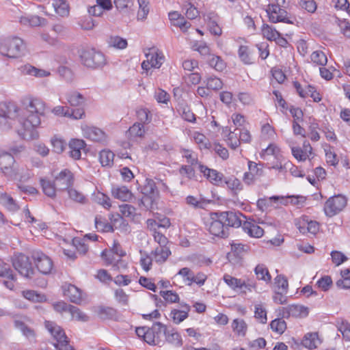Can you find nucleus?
<instances>
[{"label": "nucleus", "instance_id": "obj_1", "mask_svg": "<svg viewBox=\"0 0 350 350\" xmlns=\"http://www.w3.org/2000/svg\"><path fill=\"white\" fill-rule=\"evenodd\" d=\"M24 109L21 110L19 123L24 129L29 132L31 139L38 137V133L34 129L41 123L40 117L44 115L45 103L39 98H27L23 101Z\"/></svg>", "mask_w": 350, "mask_h": 350}, {"label": "nucleus", "instance_id": "obj_2", "mask_svg": "<svg viewBox=\"0 0 350 350\" xmlns=\"http://www.w3.org/2000/svg\"><path fill=\"white\" fill-rule=\"evenodd\" d=\"M74 183L73 174L68 169L62 170L51 181L46 178H40V184L43 193L51 198L56 197L57 191H65L70 188Z\"/></svg>", "mask_w": 350, "mask_h": 350}, {"label": "nucleus", "instance_id": "obj_3", "mask_svg": "<svg viewBox=\"0 0 350 350\" xmlns=\"http://www.w3.org/2000/svg\"><path fill=\"white\" fill-rule=\"evenodd\" d=\"M166 325L161 322L154 323L151 327L146 326L136 328V334L142 338L148 345L162 347L165 344L163 336H165Z\"/></svg>", "mask_w": 350, "mask_h": 350}, {"label": "nucleus", "instance_id": "obj_4", "mask_svg": "<svg viewBox=\"0 0 350 350\" xmlns=\"http://www.w3.org/2000/svg\"><path fill=\"white\" fill-rule=\"evenodd\" d=\"M25 44L18 36H10L0 40V53L10 58H17L24 54Z\"/></svg>", "mask_w": 350, "mask_h": 350}, {"label": "nucleus", "instance_id": "obj_5", "mask_svg": "<svg viewBox=\"0 0 350 350\" xmlns=\"http://www.w3.org/2000/svg\"><path fill=\"white\" fill-rule=\"evenodd\" d=\"M21 110L13 102H3L0 103V127L10 129L16 120L19 122L21 117Z\"/></svg>", "mask_w": 350, "mask_h": 350}, {"label": "nucleus", "instance_id": "obj_6", "mask_svg": "<svg viewBox=\"0 0 350 350\" xmlns=\"http://www.w3.org/2000/svg\"><path fill=\"white\" fill-rule=\"evenodd\" d=\"M45 327L56 340L53 345L57 350H75L68 344L69 340L60 326L53 321H46Z\"/></svg>", "mask_w": 350, "mask_h": 350}, {"label": "nucleus", "instance_id": "obj_7", "mask_svg": "<svg viewBox=\"0 0 350 350\" xmlns=\"http://www.w3.org/2000/svg\"><path fill=\"white\" fill-rule=\"evenodd\" d=\"M81 59L84 66L91 68L102 67L106 63L105 55L94 49L83 50L81 54Z\"/></svg>", "mask_w": 350, "mask_h": 350}, {"label": "nucleus", "instance_id": "obj_8", "mask_svg": "<svg viewBox=\"0 0 350 350\" xmlns=\"http://www.w3.org/2000/svg\"><path fill=\"white\" fill-rule=\"evenodd\" d=\"M285 0H277V3H269L266 9V12L269 16V20L272 23L283 22L288 24H293L288 16L287 12L281 8L282 5L284 3Z\"/></svg>", "mask_w": 350, "mask_h": 350}, {"label": "nucleus", "instance_id": "obj_9", "mask_svg": "<svg viewBox=\"0 0 350 350\" xmlns=\"http://www.w3.org/2000/svg\"><path fill=\"white\" fill-rule=\"evenodd\" d=\"M12 262L14 268L23 277L30 278L33 275L32 264L27 256L23 254H15Z\"/></svg>", "mask_w": 350, "mask_h": 350}, {"label": "nucleus", "instance_id": "obj_10", "mask_svg": "<svg viewBox=\"0 0 350 350\" xmlns=\"http://www.w3.org/2000/svg\"><path fill=\"white\" fill-rule=\"evenodd\" d=\"M206 227L208 232L215 237L225 238L228 236V228L223 220L220 219L219 212L211 213V218L206 223Z\"/></svg>", "mask_w": 350, "mask_h": 350}, {"label": "nucleus", "instance_id": "obj_11", "mask_svg": "<svg viewBox=\"0 0 350 350\" xmlns=\"http://www.w3.org/2000/svg\"><path fill=\"white\" fill-rule=\"evenodd\" d=\"M347 199L342 195L330 197L324 206V212L327 217H333L339 213L346 206Z\"/></svg>", "mask_w": 350, "mask_h": 350}, {"label": "nucleus", "instance_id": "obj_12", "mask_svg": "<svg viewBox=\"0 0 350 350\" xmlns=\"http://www.w3.org/2000/svg\"><path fill=\"white\" fill-rule=\"evenodd\" d=\"M219 217L228 228L243 227L244 221L242 219H245V216L241 212L232 211L219 212Z\"/></svg>", "mask_w": 350, "mask_h": 350}, {"label": "nucleus", "instance_id": "obj_13", "mask_svg": "<svg viewBox=\"0 0 350 350\" xmlns=\"http://www.w3.org/2000/svg\"><path fill=\"white\" fill-rule=\"evenodd\" d=\"M32 258L40 273L46 275L51 272L53 264L49 256L41 252H34L32 254Z\"/></svg>", "mask_w": 350, "mask_h": 350}, {"label": "nucleus", "instance_id": "obj_14", "mask_svg": "<svg viewBox=\"0 0 350 350\" xmlns=\"http://www.w3.org/2000/svg\"><path fill=\"white\" fill-rule=\"evenodd\" d=\"M14 162V158L11 154L0 152V169L2 173L9 178H12L15 175L13 169Z\"/></svg>", "mask_w": 350, "mask_h": 350}, {"label": "nucleus", "instance_id": "obj_15", "mask_svg": "<svg viewBox=\"0 0 350 350\" xmlns=\"http://www.w3.org/2000/svg\"><path fill=\"white\" fill-rule=\"evenodd\" d=\"M145 55L148 64H150V67L157 68L161 67L164 60V56L156 47L148 49Z\"/></svg>", "mask_w": 350, "mask_h": 350}, {"label": "nucleus", "instance_id": "obj_16", "mask_svg": "<svg viewBox=\"0 0 350 350\" xmlns=\"http://www.w3.org/2000/svg\"><path fill=\"white\" fill-rule=\"evenodd\" d=\"M96 312L102 321H118V312L112 307L100 306L97 307Z\"/></svg>", "mask_w": 350, "mask_h": 350}, {"label": "nucleus", "instance_id": "obj_17", "mask_svg": "<svg viewBox=\"0 0 350 350\" xmlns=\"http://www.w3.org/2000/svg\"><path fill=\"white\" fill-rule=\"evenodd\" d=\"M200 171L214 185H219L223 183V174L215 170L210 169L206 166L199 164Z\"/></svg>", "mask_w": 350, "mask_h": 350}, {"label": "nucleus", "instance_id": "obj_18", "mask_svg": "<svg viewBox=\"0 0 350 350\" xmlns=\"http://www.w3.org/2000/svg\"><path fill=\"white\" fill-rule=\"evenodd\" d=\"M243 231L250 237L260 238L264 234V230L258 226L254 221H244L242 227Z\"/></svg>", "mask_w": 350, "mask_h": 350}, {"label": "nucleus", "instance_id": "obj_19", "mask_svg": "<svg viewBox=\"0 0 350 350\" xmlns=\"http://www.w3.org/2000/svg\"><path fill=\"white\" fill-rule=\"evenodd\" d=\"M85 137L94 142H101L105 138V133L98 128L85 126L82 128Z\"/></svg>", "mask_w": 350, "mask_h": 350}, {"label": "nucleus", "instance_id": "obj_20", "mask_svg": "<svg viewBox=\"0 0 350 350\" xmlns=\"http://www.w3.org/2000/svg\"><path fill=\"white\" fill-rule=\"evenodd\" d=\"M164 337L165 342H167L176 347H180L183 345L181 336L174 329H167L166 328Z\"/></svg>", "mask_w": 350, "mask_h": 350}, {"label": "nucleus", "instance_id": "obj_21", "mask_svg": "<svg viewBox=\"0 0 350 350\" xmlns=\"http://www.w3.org/2000/svg\"><path fill=\"white\" fill-rule=\"evenodd\" d=\"M64 295L67 296L70 301L76 304H79L82 301L81 291L79 288L72 284H68L64 291Z\"/></svg>", "mask_w": 350, "mask_h": 350}, {"label": "nucleus", "instance_id": "obj_22", "mask_svg": "<svg viewBox=\"0 0 350 350\" xmlns=\"http://www.w3.org/2000/svg\"><path fill=\"white\" fill-rule=\"evenodd\" d=\"M85 143L82 139H72L69 143L70 155L75 159H79L81 157V150L85 148Z\"/></svg>", "mask_w": 350, "mask_h": 350}, {"label": "nucleus", "instance_id": "obj_23", "mask_svg": "<svg viewBox=\"0 0 350 350\" xmlns=\"http://www.w3.org/2000/svg\"><path fill=\"white\" fill-rule=\"evenodd\" d=\"M111 193L115 198L124 202L129 201L132 198L131 191L125 186L113 187Z\"/></svg>", "mask_w": 350, "mask_h": 350}, {"label": "nucleus", "instance_id": "obj_24", "mask_svg": "<svg viewBox=\"0 0 350 350\" xmlns=\"http://www.w3.org/2000/svg\"><path fill=\"white\" fill-rule=\"evenodd\" d=\"M283 310L286 313H287V317H306L308 314V308L300 305H291Z\"/></svg>", "mask_w": 350, "mask_h": 350}, {"label": "nucleus", "instance_id": "obj_25", "mask_svg": "<svg viewBox=\"0 0 350 350\" xmlns=\"http://www.w3.org/2000/svg\"><path fill=\"white\" fill-rule=\"evenodd\" d=\"M224 280L230 288L234 290L237 288L241 289L243 287H245L249 290L250 289V287L251 285L247 284L244 280H242L241 279H237L228 274H225L224 275Z\"/></svg>", "mask_w": 350, "mask_h": 350}, {"label": "nucleus", "instance_id": "obj_26", "mask_svg": "<svg viewBox=\"0 0 350 350\" xmlns=\"http://www.w3.org/2000/svg\"><path fill=\"white\" fill-rule=\"evenodd\" d=\"M20 23L25 25L38 27L45 25L46 20L38 16H21Z\"/></svg>", "mask_w": 350, "mask_h": 350}, {"label": "nucleus", "instance_id": "obj_27", "mask_svg": "<svg viewBox=\"0 0 350 350\" xmlns=\"http://www.w3.org/2000/svg\"><path fill=\"white\" fill-rule=\"evenodd\" d=\"M152 254L157 262L163 263L165 262L168 256L171 254V251L167 245L157 247Z\"/></svg>", "mask_w": 350, "mask_h": 350}, {"label": "nucleus", "instance_id": "obj_28", "mask_svg": "<svg viewBox=\"0 0 350 350\" xmlns=\"http://www.w3.org/2000/svg\"><path fill=\"white\" fill-rule=\"evenodd\" d=\"M66 98L68 103L72 107H81L84 105L85 101L84 96L77 92L66 94Z\"/></svg>", "mask_w": 350, "mask_h": 350}, {"label": "nucleus", "instance_id": "obj_29", "mask_svg": "<svg viewBox=\"0 0 350 350\" xmlns=\"http://www.w3.org/2000/svg\"><path fill=\"white\" fill-rule=\"evenodd\" d=\"M22 72L24 74L29 75L36 77H44L51 75V73L46 70L37 68L29 64L25 65L23 67H22Z\"/></svg>", "mask_w": 350, "mask_h": 350}, {"label": "nucleus", "instance_id": "obj_30", "mask_svg": "<svg viewBox=\"0 0 350 350\" xmlns=\"http://www.w3.org/2000/svg\"><path fill=\"white\" fill-rule=\"evenodd\" d=\"M14 326L21 330L23 334L30 341L33 340L36 337L34 330L30 327L27 326L24 322L16 320L14 321Z\"/></svg>", "mask_w": 350, "mask_h": 350}, {"label": "nucleus", "instance_id": "obj_31", "mask_svg": "<svg viewBox=\"0 0 350 350\" xmlns=\"http://www.w3.org/2000/svg\"><path fill=\"white\" fill-rule=\"evenodd\" d=\"M319 343L318 334L314 333H308L304 337L301 344L304 347L312 349L317 347V344Z\"/></svg>", "mask_w": 350, "mask_h": 350}, {"label": "nucleus", "instance_id": "obj_32", "mask_svg": "<svg viewBox=\"0 0 350 350\" xmlns=\"http://www.w3.org/2000/svg\"><path fill=\"white\" fill-rule=\"evenodd\" d=\"M53 6L57 14L64 17L69 14L70 8L66 0H54Z\"/></svg>", "mask_w": 350, "mask_h": 350}, {"label": "nucleus", "instance_id": "obj_33", "mask_svg": "<svg viewBox=\"0 0 350 350\" xmlns=\"http://www.w3.org/2000/svg\"><path fill=\"white\" fill-rule=\"evenodd\" d=\"M115 154L109 150H103L99 154V160L103 167H111L113 165Z\"/></svg>", "mask_w": 350, "mask_h": 350}, {"label": "nucleus", "instance_id": "obj_34", "mask_svg": "<svg viewBox=\"0 0 350 350\" xmlns=\"http://www.w3.org/2000/svg\"><path fill=\"white\" fill-rule=\"evenodd\" d=\"M205 59L211 67L217 71H222L226 68L225 62L219 56L211 54Z\"/></svg>", "mask_w": 350, "mask_h": 350}, {"label": "nucleus", "instance_id": "obj_35", "mask_svg": "<svg viewBox=\"0 0 350 350\" xmlns=\"http://www.w3.org/2000/svg\"><path fill=\"white\" fill-rule=\"evenodd\" d=\"M183 307L187 310L186 311L173 310L171 312V317L173 319L174 322L176 324L183 321L188 317V311L189 310L190 307L187 304H185Z\"/></svg>", "mask_w": 350, "mask_h": 350}, {"label": "nucleus", "instance_id": "obj_36", "mask_svg": "<svg viewBox=\"0 0 350 350\" xmlns=\"http://www.w3.org/2000/svg\"><path fill=\"white\" fill-rule=\"evenodd\" d=\"M256 277L258 280L265 281L267 283L271 282V276L269 274L268 269L265 267L263 265H258L254 269Z\"/></svg>", "mask_w": 350, "mask_h": 350}, {"label": "nucleus", "instance_id": "obj_37", "mask_svg": "<svg viewBox=\"0 0 350 350\" xmlns=\"http://www.w3.org/2000/svg\"><path fill=\"white\" fill-rule=\"evenodd\" d=\"M145 133L144 124L140 122H135L127 131V135L131 137H142Z\"/></svg>", "mask_w": 350, "mask_h": 350}, {"label": "nucleus", "instance_id": "obj_38", "mask_svg": "<svg viewBox=\"0 0 350 350\" xmlns=\"http://www.w3.org/2000/svg\"><path fill=\"white\" fill-rule=\"evenodd\" d=\"M262 33L265 38L271 41L276 40L277 38L280 36V33L267 24L262 25Z\"/></svg>", "mask_w": 350, "mask_h": 350}, {"label": "nucleus", "instance_id": "obj_39", "mask_svg": "<svg viewBox=\"0 0 350 350\" xmlns=\"http://www.w3.org/2000/svg\"><path fill=\"white\" fill-rule=\"evenodd\" d=\"M109 46H112L119 49H125L127 46V41L119 36H111L107 40Z\"/></svg>", "mask_w": 350, "mask_h": 350}, {"label": "nucleus", "instance_id": "obj_40", "mask_svg": "<svg viewBox=\"0 0 350 350\" xmlns=\"http://www.w3.org/2000/svg\"><path fill=\"white\" fill-rule=\"evenodd\" d=\"M270 327L273 331L282 334L286 329V323L282 318H278L271 322Z\"/></svg>", "mask_w": 350, "mask_h": 350}, {"label": "nucleus", "instance_id": "obj_41", "mask_svg": "<svg viewBox=\"0 0 350 350\" xmlns=\"http://www.w3.org/2000/svg\"><path fill=\"white\" fill-rule=\"evenodd\" d=\"M238 55L240 59L245 64H252V59L250 55L249 48L247 46L241 45L238 51Z\"/></svg>", "mask_w": 350, "mask_h": 350}, {"label": "nucleus", "instance_id": "obj_42", "mask_svg": "<svg viewBox=\"0 0 350 350\" xmlns=\"http://www.w3.org/2000/svg\"><path fill=\"white\" fill-rule=\"evenodd\" d=\"M0 276L7 278L12 281L16 280V277L13 274L10 265L4 262L1 259H0Z\"/></svg>", "mask_w": 350, "mask_h": 350}, {"label": "nucleus", "instance_id": "obj_43", "mask_svg": "<svg viewBox=\"0 0 350 350\" xmlns=\"http://www.w3.org/2000/svg\"><path fill=\"white\" fill-rule=\"evenodd\" d=\"M70 314L73 319L78 321L87 322L90 320V317L87 314L75 306L71 307Z\"/></svg>", "mask_w": 350, "mask_h": 350}, {"label": "nucleus", "instance_id": "obj_44", "mask_svg": "<svg viewBox=\"0 0 350 350\" xmlns=\"http://www.w3.org/2000/svg\"><path fill=\"white\" fill-rule=\"evenodd\" d=\"M0 201L2 204L11 211H16L18 208L14 199L7 193L1 194Z\"/></svg>", "mask_w": 350, "mask_h": 350}, {"label": "nucleus", "instance_id": "obj_45", "mask_svg": "<svg viewBox=\"0 0 350 350\" xmlns=\"http://www.w3.org/2000/svg\"><path fill=\"white\" fill-rule=\"evenodd\" d=\"M233 330L239 335L245 336L247 331V324L243 319H236L232 323Z\"/></svg>", "mask_w": 350, "mask_h": 350}, {"label": "nucleus", "instance_id": "obj_46", "mask_svg": "<svg viewBox=\"0 0 350 350\" xmlns=\"http://www.w3.org/2000/svg\"><path fill=\"white\" fill-rule=\"evenodd\" d=\"M93 200L105 208L111 207L110 198L101 192H97L93 195Z\"/></svg>", "mask_w": 350, "mask_h": 350}, {"label": "nucleus", "instance_id": "obj_47", "mask_svg": "<svg viewBox=\"0 0 350 350\" xmlns=\"http://www.w3.org/2000/svg\"><path fill=\"white\" fill-rule=\"evenodd\" d=\"M312 61L317 65L324 66L327 62V58L321 51H314L311 55Z\"/></svg>", "mask_w": 350, "mask_h": 350}, {"label": "nucleus", "instance_id": "obj_48", "mask_svg": "<svg viewBox=\"0 0 350 350\" xmlns=\"http://www.w3.org/2000/svg\"><path fill=\"white\" fill-rule=\"evenodd\" d=\"M207 89L213 90H219L222 88L223 83L221 80L215 77H209L206 79Z\"/></svg>", "mask_w": 350, "mask_h": 350}, {"label": "nucleus", "instance_id": "obj_49", "mask_svg": "<svg viewBox=\"0 0 350 350\" xmlns=\"http://www.w3.org/2000/svg\"><path fill=\"white\" fill-rule=\"evenodd\" d=\"M23 295L25 299L34 302H42L44 299V295L32 290L23 291Z\"/></svg>", "mask_w": 350, "mask_h": 350}, {"label": "nucleus", "instance_id": "obj_50", "mask_svg": "<svg viewBox=\"0 0 350 350\" xmlns=\"http://www.w3.org/2000/svg\"><path fill=\"white\" fill-rule=\"evenodd\" d=\"M146 183L142 189V193L146 196H153L155 194L157 187L155 183L152 179H146Z\"/></svg>", "mask_w": 350, "mask_h": 350}, {"label": "nucleus", "instance_id": "obj_51", "mask_svg": "<svg viewBox=\"0 0 350 350\" xmlns=\"http://www.w3.org/2000/svg\"><path fill=\"white\" fill-rule=\"evenodd\" d=\"M275 283L278 287V291H282V293H287L288 283L287 278L284 275H277V277L275 278Z\"/></svg>", "mask_w": 350, "mask_h": 350}, {"label": "nucleus", "instance_id": "obj_52", "mask_svg": "<svg viewBox=\"0 0 350 350\" xmlns=\"http://www.w3.org/2000/svg\"><path fill=\"white\" fill-rule=\"evenodd\" d=\"M160 295L165 301L169 303H176L179 301L178 295L172 291H161Z\"/></svg>", "mask_w": 350, "mask_h": 350}, {"label": "nucleus", "instance_id": "obj_53", "mask_svg": "<svg viewBox=\"0 0 350 350\" xmlns=\"http://www.w3.org/2000/svg\"><path fill=\"white\" fill-rule=\"evenodd\" d=\"M332 280L329 275L323 276L318 280L317 283L318 286L323 291H327L332 286Z\"/></svg>", "mask_w": 350, "mask_h": 350}, {"label": "nucleus", "instance_id": "obj_54", "mask_svg": "<svg viewBox=\"0 0 350 350\" xmlns=\"http://www.w3.org/2000/svg\"><path fill=\"white\" fill-rule=\"evenodd\" d=\"M250 246L242 243H232L231 244V250L237 256H241L248 252Z\"/></svg>", "mask_w": 350, "mask_h": 350}, {"label": "nucleus", "instance_id": "obj_55", "mask_svg": "<svg viewBox=\"0 0 350 350\" xmlns=\"http://www.w3.org/2000/svg\"><path fill=\"white\" fill-rule=\"evenodd\" d=\"M299 4L302 9H304L310 13L314 12L317 7V3L314 0H301Z\"/></svg>", "mask_w": 350, "mask_h": 350}, {"label": "nucleus", "instance_id": "obj_56", "mask_svg": "<svg viewBox=\"0 0 350 350\" xmlns=\"http://www.w3.org/2000/svg\"><path fill=\"white\" fill-rule=\"evenodd\" d=\"M237 133L231 132L228 133L226 141L232 149H236L240 145L239 138L237 137Z\"/></svg>", "mask_w": 350, "mask_h": 350}, {"label": "nucleus", "instance_id": "obj_57", "mask_svg": "<svg viewBox=\"0 0 350 350\" xmlns=\"http://www.w3.org/2000/svg\"><path fill=\"white\" fill-rule=\"evenodd\" d=\"M120 211L124 217H133L135 215V208L128 204H124L120 206Z\"/></svg>", "mask_w": 350, "mask_h": 350}, {"label": "nucleus", "instance_id": "obj_58", "mask_svg": "<svg viewBox=\"0 0 350 350\" xmlns=\"http://www.w3.org/2000/svg\"><path fill=\"white\" fill-rule=\"evenodd\" d=\"M51 144L53 145V150L58 154L62 152L66 146L65 142L58 138L52 139Z\"/></svg>", "mask_w": 350, "mask_h": 350}, {"label": "nucleus", "instance_id": "obj_59", "mask_svg": "<svg viewBox=\"0 0 350 350\" xmlns=\"http://www.w3.org/2000/svg\"><path fill=\"white\" fill-rule=\"evenodd\" d=\"M72 243L77 250L80 254H85L87 252L88 247V245L85 243L83 239L75 238L72 240Z\"/></svg>", "mask_w": 350, "mask_h": 350}, {"label": "nucleus", "instance_id": "obj_60", "mask_svg": "<svg viewBox=\"0 0 350 350\" xmlns=\"http://www.w3.org/2000/svg\"><path fill=\"white\" fill-rule=\"evenodd\" d=\"M58 72L66 81H71L73 77V73L70 68L66 66H61L58 68Z\"/></svg>", "mask_w": 350, "mask_h": 350}, {"label": "nucleus", "instance_id": "obj_61", "mask_svg": "<svg viewBox=\"0 0 350 350\" xmlns=\"http://www.w3.org/2000/svg\"><path fill=\"white\" fill-rule=\"evenodd\" d=\"M255 317L259 319L262 323H266L267 322L266 310L260 305L255 306Z\"/></svg>", "mask_w": 350, "mask_h": 350}, {"label": "nucleus", "instance_id": "obj_62", "mask_svg": "<svg viewBox=\"0 0 350 350\" xmlns=\"http://www.w3.org/2000/svg\"><path fill=\"white\" fill-rule=\"evenodd\" d=\"M225 183L227 185L228 187L232 190H241L242 185L240 180L236 178H230L228 179H225Z\"/></svg>", "mask_w": 350, "mask_h": 350}, {"label": "nucleus", "instance_id": "obj_63", "mask_svg": "<svg viewBox=\"0 0 350 350\" xmlns=\"http://www.w3.org/2000/svg\"><path fill=\"white\" fill-rule=\"evenodd\" d=\"M332 261L336 265L338 266L347 260V258L340 252L333 251L331 253Z\"/></svg>", "mask_w": 350, "mask_h": 350}, {"label": "nucleus", "instance_id": "obj_64", "mask_svg": "<svg viewBox=\"0 0 350 350\" xmlns=\"http://www.w3.org/2000/svg\"><path fill=\"white\" fill-rule=\"evenodd\" d=\"M338 329L342 333L344 338L350 340V323L347 321L342 322Z\"/></svg>", "mask_w": 350, "mask_h": 350}]
</instances>
